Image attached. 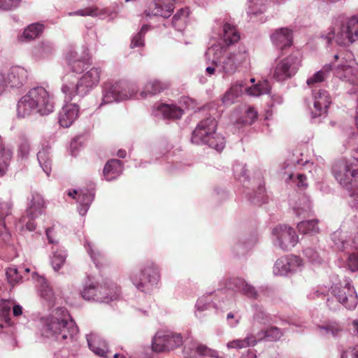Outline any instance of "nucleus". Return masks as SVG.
<instances>
[{
  "label": "nucleus",
  "instance_id": "obj_48",
  "mask_svg": "<svg viewBox=\"0 0 358 358\" xmlns=\"http://www.w3.org/2000/svg\"><path fill=\"white\" fill-rule=\"evenodd\" d=\"M325 79L324 71H319L316 72L313 76L310 77L306 83L308 86H313L315 84L320 83Z\"/></svg>",
  "mask_w": 358,
  "mask_h": 358
},
{
  "label": "nucleus",
  "instance_id": "obj_43",
  "mask_svg": "<svg viewBox=\"0 0 358 358\" xmlns=\"http://www.w3.org/2000/svg\"><path fill=\"white\" fill-rule=\"evenodd\" d=\"M285 173L287 174V178L286 179V182L293 181L294 182L296 183L298 187H306L308 186V184L306 182L307 177L306 175L297 173L295 176L294 173L291 172H285Z\"/></svg>",
  "mask_w": 358,
  "mask_h": 358
},
{
  "label": "nucleus",
  "instance_id": "obj_20",
  "mask_svg": "<svg viewBox=\"0 0 358 358\" xmlns=\"http://www.w3.org/2000/svg\"><path fill=\"white\" fill-rule=\"evenodd\" d=\"M99 285L100 288L99 292L100 296L98 297V299H100L101 302L108 303L119 297L121 289L120 287L117 286L116 284L110 281H106L103 285Z\"/></svg>",
  "mask_w": 358,
  "mask_h": 358
},
{
  "label": "nucleus",
  "instance_id": "obj_37",
  "mask_svg": "<svg viewBox=\"0 0 358 358\" xmlns=\"http://www.w3.org/2000/svg\"><path fill=\"white\" fill-rule=\"evenodd\" d=\"M66 257V254L64 250H57L54 252L51 264L53 269L55 271H58L60 268L64 265Z\"/></svg>",
  "mask_w": 358,
  "mask_h": 358
},
{
  "label": "nucleus",
  "instance_id": "obj_45",
  "mask_svg": "<svg viewBox=\"0 0 358 358\" xmlns=\"http://www.w3.org/2000/svg\"><path fill=\"white\" fill-rule=\"evenodd\" d=\"M195 350L196 352L201 356H206L212 358L219 357V352L217 351L211 349L203 344L197 345Z\"/></svg>",
  "mask_w": 358,
  "mask_h": 358
},
{
  "label": "nucleus",
  "instance_id": "obj_36",
  "mask_svg": "<svg viewBox=\"0 0 358 358\" xmlns=\"http://www.w3.org/2000/svg\"><path fill=\"white\" fill-rule=\"evenodd\" d=\"M12 153L4 148H0V176H3L11 159Z\"/></svg>",
  "mask_w": 358,
  "mask_h": 358
},
{
  "label": "nucleus",
  "instance_id": "obj_25",
  "mask_svg": "<svg viewBox=\"0 0 358 358\" xmlns=\"http://www.w3.org/2000/svg\"><path fill=\"white\" fill-rule=\"evenodd\" d=\"M168 88V85L158 80H152L148 81L140 93L142 99L145 98L148 95H155L163 92Z\"/></svg>",
  "mask_w": 358,
  "mask_h": 358
},
{
  "label": "nucleus",
  "instance_id": "obj_64",
  "mask_svg": "<svg viewBox=\"0 0 358 358\" xmlns=\"http://www.w3.org/2000/svg\"><path fill=\"white\" fill-rule=\"evenodd\" d=\"M117 155L120 157V158H124L126 157V151L125 150H120L117 153Z\"/></svg>",
  "mask_w": 358,
  "mask_h": 358
},
{
  "label": "nucleus",
  "instance_id": "obj_46",
  "mask_svg": "<svg viewBox=\"0 0 358 358\" xmlns=\"http://www.w3.org/2000/svg\"><path fill=\"white\" fill-rule=\"evenodd\" d=\"M99 14V8L96 6H90L83 9L78 10L73 13H70V15L80 16H97Z\"/></svg>",
  "mask_w": 358,
  "mask_h": 358
},
{
  "label": "nucleus",
  "instance_id": "obj_52",
  "mask_svg": "<svg viewBox=\"0 0 358 358\" xmlns=\"http://www.w3.org/2000/svg\"><path fill=\"white\" fill-rule=\"evenodd\" d=\"M241 292L243 294H245V296H247L248 297L252 298V299H257V296H258L257 292L256 289H255V287L248 285L247 282L245 285V286L243 287V289L241 291Z\"/></svg>",
  "mask_w": 358,
  "mask_h": 358
},
{
  "label": "nucleus",
  "instance_id": "obj_31",
  "mask_svg": "<svg viewBox=\"0 0 358 358\" xmlns=\"http://www.w3.org/2000/svg\"><path fill=\"white\" fill-rule=\"evenodd\" d=\"M223 39L228 44L236 43L240 39V35L236 27L229 23H225L223 26Z\"/></svg>",
  "mask_w": 358,
  "mask_h": 358
},
{
  "label": "nucleus",
  "instance_id": "obj_42",
  "mask_svg": "<svg viewBox=\"0 0 358 358\" xmlns=\"http://www.w3.org/2000/svg\"><path fill=\"white\" fill-rule=\"evenodd\" d=\"M38 161L43 171L50 175L51 171V160L45 151H39L37 155Z\"/></svg>",
  "mask_w": 358,
  "mask_h": 358
},
{
  "label": "nucleus",
  "instance_id": "obj_53",
  "mask_svg": "<svg viewBox=\"0 0 358 358\" xmlns=\"http://www.w3.org/2000/svg\"><path fill=\"white\" fill-rule=\"evenodd\" d=\"M20 0H0V9L10 10L16 6Z\"/></svg>",
  "mask_w": 358,
  "mask_h": 358
},
{
  "label": "nucleus",
  "instance_id": "obj_49",
  "mask_svg": "<svg viewBox=\"0 0 358 358\" xmlns=\"http://www.w3.org/2000/svg\"><path fill=\"white\" fill-rule=\"evenodd\" d=\"M93 196L92 194L88 193H79L78 195V202L85 208V210H87V207L89 206L90 203L92 201Z\"/></svg>",
  "mask_w": 358,
  "mask_h": 358
},
{
  "label": "nucleus",
  "instance_id": "obj_56",
  "mask_svg": "<svg viewBox=\"0 0 358 358\" xmlns=\"http://www.w3.org/2000/svg\"><path fill=\"white\" fill-rule=\"evenodd\" d=\"M38 49L41 55H48L52 52L53 45L49 42H41Z\"/></svg>",
  "mask_w": 358,
  "mask_h": 358
},
{
  "label": "nucleus",
  "instance_id": "obj_35",
  "mask_svg": "<svg viewBox=\"0 0 358 358\" xmlns=\"http://www.w3.org/2000/svg\"><path fill=\"white\" fill-rule=\"evenodd\" d=\"M13 302L10 300L3 299L0 302V317L8 325H10V313Z\"/></svg>",
  "mask_w": 358,
  "mask_h": 358
},
{
  "label": "nucleus",
  "instance_id": "obj_58",
  "mask_svg": "<svg viewBox=\"0 0 358 358\" xmlns=\"http://www.w3.org/2000/svg\"><path fill=\"white\" fill-rule=\"evenodd\" d=\"M88 345L92 351H93L96 355L99 356H104L106 351L104 349L101 348L99 347H96L92 342L88 340Z\"/></svg>",
  "mask_w": 358,
  "mask_h": 358
},
{
  "label": "nucleus",
  "instance_id": "obj_50",
  "mask_svg": "<svg viewBox=\"0 0 358 358\" xmlns=\"http://www.w3.org/2000/svg\"><path fill=\"white\" fill-rule=\"evenodd\" d=\"M257 118V113L254 108L250 107L245 112L244 122L248 124H252Z\"/></svg>",
  "mask_w": 358,
  "mask_h": 358
},
{
  "label": "nucleus",
  "instance_id": "obj_4",
  "mask_svg": "<svg viewBox=\"0 0 358 358\" xmlns=\"http://www.w3.org/2000/svg\"><path fill=\"white\" fill-rule=\"evenodd\" d=\"M130 279L139 291L148 292L160 279L159 268L153 262H148L139 271L133 272Z\"/></svg>",
  "mask_w": 358,
  "mask_h": 358
},
{
  "label": "nucleus",
  "instance_id": "obj_22",
  "mask_svg": "<svg viewBox=\"0 0 358 358\" xmlns=\"http://www.w3.org/2000/svg\"><path fill=\"white\" fill-rule=\"evenodd\" d=\"M123 170V163L116 159H113L106 162L103 170L105 179L111 181L117 178Z\"/></svg>",
  "mask_w": 358,
  "mask_h": 358
},
{
  "label": "nucleus",
  "instance_id": "obj_33",
  "mask_svg": "<svg viewBox=\"0 0 358 358\" xmlns=\"http://www.w3.org/2000/svg\"><path fill=\"white\" fill-rule=\"evenodd\" d=\"M298 229L303 234H315L319 232L317 220L303 221L298 224Z\"/></svg>",
  "mask_w": 358,
  "mask_h": 358
},
{
  "label": "nucleus",
  "instance_id": "obj_61",
  "mask_svg": "<svg viewBox=\"0 0 358 358\" xmlns=\"http://www.w3.org/2000/svg\"><path fill=\"white\" fill-rule=\"evenodd\" d=\"M13 313L14 316H20L22 314V308L20 305H14L13 307Z\"/></svg>",
  "mask_w": 358,
  "mask_h": 358
},
{
  "label": "nucleus",
  "instance_id": "obj_21",
  "mask_svg": "<svg viewBox=\"0 0 358 358\" xmlns=\"http://www.w3.org/2000/svg\"><path fill=\"white\" fill-rule=\"evenodd\" d=\"M302 260L296 256H287L278 259L275 264V271L280 275H285L294 266H299Z\"/></svg>",
  "mask_w": 358,
  "mask_h": 358
},
{
  "label": "nucleus",
  "instance_id": "obj_19",
  "mask_svg": "<svg viewBox=\"0 0 358 358\" xmlns=\"http://www.w3.org/2000/svg\"><path fill=\"white\" fill-rule=\"evenodd\" d=\"M79 113L78 106L76 103L66 104L62 108L59 122L63 127H69L77 119Z\"/></svg>",
  "mask_w": 358,
  "mask_h": 358
},
{
  "label": "nucleus",
  "instance_id": "obj_14",
  "mask_svg": "<svg viewBox=\"0 0 358 358\" xmlns=\"http://www.w3.org/2000/svg\"><path fill=\"white\" fill-rule=\"evenodd\" d=\"M246 57L245 52L241 51L229 53L224 57L222 62V69L224 75L231 76L235 73L239 66L245 61Z\"/></svg>",
  "mask_w": 358,
  "mask_h": 358
},
{
  "label": "nucleus",
  "instance_id": "obj_16",
  "mask_svg": "<svg viewBox=\"0 0 358 358\" xmlns=\"http://www.w3.org/2000/svg\"><path fill=\"white\" fill-rule=\"evenodd\" d=\"M175 1L176 0H159L158 2L152 3L145 10V14L147 16L168 17L173 10Z\"/></svg>",
  "mask_w": 358,
  "mask_h": 358
},
{
  "label": "nucleus",
  "instance_id": "obj_9",
  "mask_svg": "<svg viewBox=\"0 0 358 358\" xmlns=\"http://www.w3.org/2000/svg\"><path fill=\"white\" fill-rule=\"evenodd\" d=\"M136 94L134 85L127 82H118L109 87L103 95V101L105 103L113 101H123L129 99Z\"/></svg>",
  "mask_w": 358,
  "mask_h": 358
},
{
  "label": "nucleus",
  "instance_id": "obj_57",
  "mask_svg": "<svg viewBox=\"0 0 358 358\" xmlns=\"http://www.w3.org/2000/svg\"><path fill=\"white\" fill-rule=\"evenodd\" d=\"M324 329L327 332H331L334 336L339 335L343 330L342 327L336 323L329 324Z\"/></svg>",
  "mask_w": 358,
  "mask_h": 358
},
{
  "label": "nucleus",
  "instance_id": "obj_6",
  "mask_svg": "<svg viewBox=\"0 0 358 358\" xmlns=\"http://www.w3.org/2000/svg\"><path fill=\"white\" fill-rule=\"evenodd\" d=\"M356 164H349L345 161L336 162L333 166V173L336 180L343 186L357 187L358 182V169Z\"/></svg>",
  "mask_w": 358,
  "mask_h": 358
},
{
  "label": "nucleus",
  "instance_id": "obj_27",
  "mask_svg": "<svg viewBox=\"0 0 358 358\" xmlns=\"http://www.w3.org/2000/svg\"><path fill=\"white\" fill-rule=\"evenodd\" d=\"M67 58L74 72L81 73L87 68L88 59L86 57L79 56L76 52L70 51Z\"/></svg>",
  "mask_w": 358,
  "mask_h": 358
},
{
  "label": "nucleus",
  "instance_id": "obj_59",
  "mask_svg": "<svg viewBox=\"0 0 358 358\" xmlns=\"http://www.w3.org/2000/svg\"><path fill=\"white\" fill-rule=\"evenodd\" d=\"M196 306L197 310L203 311L208 308V304L206 303L205 298L203 296L198 299Z\"/></svg>",
  "mask_w": 358,
  "mask_h": 358
},
{
  "label": "nucleus",
  "instance_id": "obj_13",
  "mask_svg": "<svg viewBox=\"0 0 358 358\" xmlns=\"http://www.w3.org/2000/svg\"><path fill=\"white\" fill-rule=\"evenodd\" d=\"M273 234L276 236L280 247L284 250H289L298 242V236L295 230L286 225H279L274 228Z\"/></svg>",
  "mask_w": 358,
  "mask_h": 358
},
{
  "label": "nucleus",
  "instance_id": "obj_15",
  "mask_svg": "<svg viewBox=\"0 0 358 358\" xmlns=\"http://www.w3.org/2000/svg\"><path fill=\"white\" fill-rule=\"evenodd\" d=\"M313 96L314 99V108L312 113L314 117H318L327 112L331 103V96L327 91L322 89L313 90Z\"/></svg>",
  "mask_w": 358,
  "mask_h": 358
},
{
  "label": "nucleus",
  "instance_id": "obj_5",
  "mask_svg": "<svg viewBox=\"0 0 358 358\" xmlns=\"http://www.w3.org/2000/svg\"><path fill=\"white\" fill-rule=\"evenodd\" d=\"M328 44L333 39L339 45H349L358 39V15L353 16L343 22L339 31L335 34L334 30H331L325 36Z\"/></svg>",
  "mask_w": 358,
  "mask_h": 358
},
{
  "label": "nucleus",
  "instance_id": "obj_39",
  "mask_svg": "<svg viewBox=\"0 0 358 358\" xmlns=\"http://www.w3.org/2000/svg\"><path fill=\"white\" fill-rule=\"evenodd\" d=\"M31 150L29 140L25 136L19 138L17 155L22 159L27 158Z\"/></svg>",
  "mask_w": 358,
  "mask_h": 358
},
{
  "label": "nucleus",
  "instance_id": "obj_62",
  "mask_svg": "<svg viewBox=\"0 0 358 358\" xmlns=\"http://www.w3.org/2000/svg\"><path fill=\"white\" fill-rule=\"evenodd\" d=\"M241 358H257V356L254 351L250 350L246 354L243 355Z\"/></svg>",
  "mask_w": 358,
  "mask_h": 358
},
{
  "label": "nucleus",
  "instance_id": "obj_7",
  "mask_svg": "<svg viewBox=\"0 0 358 358\" xmlns=\"http://www.w3.org/2000/svg\"><path fill=\"white\" fill-rule=\"evenodd\" d=\"M301 62L299 52H294L280 60L274 69L273 76L278 81H283L296 73Z\"/></svg>",
  "mask_w": 358,
  "mask_h": 358
},
{
  "label": "nucleus",
  "instance_id": "obj_28",
  "mask_svg": "<svg viewBox=\"0 0 358 358\" xmlns=\"http://www.w3.org/2000/svg\"><path fill=\"white\" fill-rule=\"evenodd\" d=\"M43 30L44 25L43 24L39 22L31 24L24 29L20 36V40L22 41L34 40L38 37L43 32Z\"/></svg>",
  "mask_w": 358,
  "mask_h": 358
},
{
  "label": "nucleus",
  "instance_id": "obj_38",
  "mask_svg": "<svg viewBox=\"0 0 358 358\" xmlns=\"http://www.w3.org/2000/svg\"><path fill=\"white\" fill-rule=\"evenodd\" d=\"M149 28L148 25L144 24L141 30L132 38L130 43L131 49L144 45V36Z\"/></svg>",
  "mask_w": 358,
  "mask_h": 358
},
{
  "label": "nucleus",
  "instance_id": "obj_51",
  "mask_svg": "<svg viewBox=\"0 0 358 358\" xmlns=\"http://www.w3.org/2000/svg\"><path fill=\"white\" fill-rule=\"evenodd\" d=\"M90 255L92 259L94 260L96 266H99L103 264L106 259L103 255L98 250H90Z\"/></svg>",
  "mask_w": 358,
  "mask_h": 358
},
{
  "label": "nucleus",
  "instance_id": "obj_30",
  "mask_svg": "<svg viewBox=\"0 0 358 358\" xmlns=\"http://www.w3.org/2000/svg\"><path fill=\"white\" fill-rule=\"evenodd\" d=\"M354 69L350 64L345 62L339 64L335 69V73L341 79L346 80L350 83L355 81V76L354 75Z\"/></svg>",
  "mask_w": 358,
  "mask_h": 358
},
{
  "label": "nucleus",
  "instance_id": "obj_17",
  "mask_svg": "<svg viewBox=\"0 0 358 358\" xmlns=\"http://www.w3.org/2000/svg\"><path fill=\"white\" fill-rule=\"evenodd\" d=\"M272 43L280 50L290 48L293 43L292 30L287 27L276 29L271 35Z\"/></svg>",
  "mask_w": 358,
  "mask_h": 358
},
{
  "label": "nucleus",
  "instance_id": "obj_29",
  "mask_svg": "<svg viewBox=\"0 0 358 358\" xmlns=\"http://www.w3.org/2000/svg\"><path fill=\"white\" fill-rule=\"evenodd\" d=\"M189 10L187 8H180L173 15L172 25L178 31H182L187 24Z\"/></svg>",
  "mask_w": 358,
  "mask_h": 358
},
{
  "label": "nucleus",
  "instance_id": "obj_54",
  "mask_svg": "<svg viewBox=\"0 0 358 358\" xmlns=\"http://www.w3.org/2000/svg\"><path fill=\"white\" fill-rule=\"evenodd\" d=\"M305 256L311 262H316L319 259V255L312 248H307L303 250Z\"/></svg>",
  "mask_w": 358,
  "mask_h": 358
},
{
  "label": "nucleus",
  "instance_id": "obj_18",
  "mask_svg": "<svg viewBox=\"0 0 358 358\" xmlns=\"http://www.w3.org/2000/svg\"><path fill=\"white\" fill-rule=\"evenodd\" d=\"M8 85L13 88H20L28 80L27 71L21 66H15L10 68L6 76Z\"/></svg>",
  "mask_w": 358,
  "mask_h": 358
},
{
  "label": "nucleus",
  "instance_id": "obj_23",
  "mask_svg": "<svg viewBox=\"0 0 358 358\" xmlns=\"http://www.w3.org/2000/svg\"><path fill=\"white\" fill-rule=\"evenodd\" d=\"M45 203L42 196L37 193L32 194L29 206L27 210V215L30 220H33L41 215Z\"/></svg>",
  "mask_w": 358,
  "mask_h": 358
},
{
  "label": "nucleus",
  "instance_id": "obj_60",
  "mask_svg": "<svg viewBox=\"0 0 358 358\" xmlns=\"http://www.w3.org/2000/svg\"><path fill=\"white\" fill-rule=\"evenodd\" d=\"M7 86V78L5 74L0 71V94L5 91Z\"/></svg>",
  "mask_w": 358,
  "mask_h": 358
},
{
  "label": "nucleus",
  "instance_id": "obj_32",
  "mask_svg": "<svg viewBox=\"0 0 358 358\" xmlns=\"http://www.w3.org/2000/svg\"><path fill=\"white\" fill-rule=\"evenodd\" d=\"M243 88L250 95L252 96H259L261 94L269 93L271 90L270 85L266 80L259 82L257 85L250 87L245 86Z\"/></svg>",
  "mask_w": 358,
  "mask_h": 358
},
{
  "label": "nucleus",
  "instance_id": "obj_12",
  "mask_svg": "<svg viewBox=\"0 0 358 358\" xmlns=\"http://www.w3.org/2000/svg\"><path fill=\"white\" fill-rule=\"evenodd\" d=\"M217 122L213 117H208L201 121L194 130L192 141L196 144H201L208 142L215 134Z\"/></svg>",
  "mask_w": 358,
  "mask_h": 358
},
{
  "label": "nucleus",
  "instance_id": "obj_34",
  "mask_svg": "<svg viewBox=\"0 0 358 358\" xmlns=\"http://www.w3.org/2000/svg\"><path fill=\"white\" fill-rule=\"evenodd\" d=\"M100 288V285H98L95 286L94 285H90L86 286L81 292V295L83 298L85 300H95L97 301H100V299H98V297L100 296V294L99 292Z\"/></svg>",
  "mask_w": 358,
  "mask_h": 358
},
{
  "label": "nucleus",
  "instance_id": "obj_55",
  "mask_svg": "<svg viewBox=\"0 0 358 358\" xmlns=\"http://www.w3.org/2000/svg\"><path fill=\"white\" fill-rule=\"evenodd\" d=\"M41 296L49 302H52L54 299V293L52 289L48 286L43 287L41 289Z\"/></svg>",
  "mask_w": 358,
  "mask_h": 358
},
{
  "label": "nucleus",
  "instance_id": "obj_63",
  "mask_svg": "<svg viewBox=\"0 0 358 358\" xmlns=\"http://www.w3.org/2000/svg\"><path fill=\"white\" fill-rule=\"evenodd\" d=\"M206 71L208 75H213L215 73V69L212 66H208L206 68Z\"/></svg>",
  "mask_w": 358,
  "mask_h": 358
},
{
  "label": "nucleus",
  "instance_id": "obj_8",
  "mask_svg": "<svg viewBox=\"0 0 358 358\" xmlns=\"http://www.w3.org/2000/svg\"><path fill=\"white\" fill-rule=\"evenodd\" d=\"M282 336L280 329L275 327H270L266 330H262L257 334V338L253 335H249L244 339H238L227 343L229 348L241 349L251 345H255L257 341L266 338L268 341H276Z\"/></svg>",
  "mask_w": 358,
  "mask_h": 358
},
{
  "label": "nucleus",
  "instance_id": "obj_47",
  "mask_svg": "<svg viewBox=\"0 0 358 358\" xmlns=\"http://www.w3.org/2000/svg\"><path fill=\"white\" fill-rule=\"evenodd\" d=\"M246 282L242 278H231L228 280L226 286L228 289H237L241 292Z\"/></svg>",
  "mask_w": 358,
  "mask_h": 358
},
{
  "label": "nucleus",
  "instance_id": "obj_10",
  "mask_svg": "<svg viewBox=\"0 0 358 358\" xmlns=\"http://www.w3.org/2000/svg\"><path fill=\"white\" fill-rule=\"evenodd\" d=\"M182 344V338L180 334L158 331L153 338L152 348L155 352H161L173 350Z\"/></svg>",
  "mask_w": 358,
  "mask_h": 358
},
{
  "label": "nucleus",
  "instance_id": "obj_2",
  "mask_svg": "<svg viewBox=\"0 0 358 358\" xmlns=\"http://www.w3.org/2000/svg\"><path fill=\"white\" fill-rule=\"evenodd\" d=\"M67 319L68 315L64 309H57L54 315L45 320L43 334L46 337L55 336L57 339L71 338L76 329L71 323L68 322Z\"/></svg>",
  "mask_w": 358,
  "mask_h": 358
},
{
  "label": "nucleus",
  "instance_id": "obj_41",
  "mask_svg": "<svg viewBox=\"0 0 358 358\" xmlns=\"http://www.w3.org/2000/svg\"><path fill=\"white\" fill-rule=\"evenodd\" d=\"M205 144L208 145L210 148L216 150L217 151H222L225 145V140L224 138L219 134H216L213 135L208 142L205 143Z\"/></svg>",
  "mask_w": 358,
  "mask_h": 358
},
{
  "label": "nucleus",
  "instance_id": "obj_44",
  "mask_svg": "<svg viewBox=\"0 0 358 358\" xmlns=\"http://www.w3.org/2000/svg\"><path fill=\"white\" fill-rule=\"evenodd\" d=\"M22 271L14 267L8 268L6 272L8 280L10 284L14 285L22 279Z\"/></svg>",
  "mask_w": 358,
  "mask_h": 358
},
{
  "label": "nucleus",
  "instance_id": "obj_11",
  "mask_svg": "<svg viewBox=\"0 0 358 358\" xmlns=\"http://www.w3.org/2000/svg\"><path fill=\"white\" fill-rule=\"evenodd\" d=\"M331 289L332 294L339 303L349 310L355 308L358 303V297L355 288L351 286L350 283L345 282L343 285H335Z\"/></svg>",
  "mask_w": 358,
  "mask_h": 358
},
{
  "label": "nucleus",
  "instance_id": "obj_24",
  "mask_svg": "<svg viewBox=\"0 0 358 358\" xmlns=\"http://www.w3.org/2000/svg\"><path fill=\"white\" fill-rule=\"evenodd\" d=\"M157 109L165 119L178 120L183 115V110L175 104L161 103Z\"/></svg>",
  "mask_w": 358,
  "mask_h": 358
},
{
  "label": "nucleus",
  "instance_id": "obj_1",
  "mask_svg": "<svg viewBox=\"0 0 358 358\" xmlns=\"http://www.w3.org/2000/svg\"><path fill=\"white\" fill-rule=\"evenodd\" d=\"M54 109L52 96L42 87H34L22 97L17 103V114L24 117L32 113L47 115Z\"/></svg>",
  "mask_w": 358,
  "mask_h": 358
},
{
  "label": "nucleus",
  "instance_id": "obj_26",
  "mask_svg": "<svg viewBox=\"0 0 358 358\" xmlns=\"http://www.w3.org/2000/svg\"><path fill=\"white\" fill-rule=\"evenodd\" d=\"M245 85L242 83L234 84L223 95L222 103L226 106L233 104L236 99L243 94V89Z\"/></svg>",
  "mask_w": 358,
  "mask_h": 358
},
{
  "label": "nucleus",
  "instance_id": "obj_3",
  "mask_svg": "<svg viewBox=\"0 0 358 358\" xmlns=\"http://www.w3.org/2000/svg\"><path fill=\"white\" fill-rule=\"evenodd\" d=\"M100 76L101 70L99 68H92L76 83L64 84L62 90L66 94V99L71 101L76 95L83 96L94 86L97 85L100 80Z\"/></svg>",
  "mask_w": 358,
  "mask_h": 358
},
{
  "label": "nucleus",
  "instance_id": "obj_40",
  "mask_svg": "<svg viewBox=\"0 0 358 358\" xmlns=\"http://www.w3.org/2000/svg\"><path fill=\"white\" fill-rule=\"evenodd\" d=\"M352 243L355 251L349 255L347 265L350 271L355 272L358 271V242L353 241Z\"/></svg>",
  "mask_w": 358,
  "mask_h": 358
}]
</instances>
